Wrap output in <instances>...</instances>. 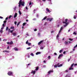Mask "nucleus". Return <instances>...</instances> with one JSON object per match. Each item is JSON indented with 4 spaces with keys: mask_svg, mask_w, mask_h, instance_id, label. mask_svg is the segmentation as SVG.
Here are the masks:
<instances>
[{
    "mask_svg": "<svg viewBox=\"0 0 77 77\" xmlns=\"http://www.w3.org/2000/svg\"><path fill=\"white\" fill-rule=\"evenodd\" d=\"M73 35H77V33H76L75 32H74L73 33Z\"/></svg>",
    "mask_w": 77,
    "mask_h": 77,
    "instance_id": "obj_28",
    "label": "nucleus"
},
{
    "mask_svg": "<svg viewBox=\"0 0 77 77\" xmlns=\"http://www.w3.org/2000/svg\"><path fill=\"white\" fill-rule=\"evenodd\" d=\"M26 23H24L23 24V26H26Z\"/></svg>",
    "mask_w": 77,
    "mask_h": 77,
    "instance_id": "obj_22",
    "label": "nucleus"
},
{
    "mask_svg": "<svg viewBox=\"0 0 77 77\" xmlns=\"http://www.w3.org/2000/svg\"><path fill=\"white\" fill-rule=\"evenodd\" d=\"M0 32L1 33H3V30H0Z\"/></svg>",
    "mask_w": 77,
    "mask_h": 77,
    "instance_id": "obj_35",
    "label": "nucleus"
},
{
    "mask_svg": "<svg viewBox=\"0 0 77 77\" xmlns=\"http://www.w3.org/2000/svg\"><path fill=\"white\" fill-rule=\"evenodd\" d=\"M30 65V63H29L28 64V66H29V65Z\"/></svg>",
    "mask_w": 77,
    "mask_h": 77,
    "instance_id": "obj_62",
    "label": "nucleus"
},
{
    "mask_svg": "<svg viewBox=\"0 0 77 77\" xmlns=\"http://www.w3.org/2000/svg\"><path fill=\"white\" fill-rule=\"evenodd\" d=\"M62 52V50H60L59 51V52L60 53H61Z\"/></svg>",
    "mask_w": 77,
    "mask_h": 77,
    "instance_id": "obj_36",
    "label": "nucleus"
},
{
    "mask_svg": "<svg viewBox=\"0 0 77 77\" xmlns=\"http://www.w3.org/2000/svg\"><path fill=\"white\" fill-rule=\"evenodd\" d=\"M63 24H66V25H64V27H66V26H67V25H68V23H66V22H64V21H63Z\"/></svg>",
    "mask_w": 77,
    "mask_h": 77,
    "instance_id": "obj_5",
    "label": "nucleus"
},
{
    "mask_svg": "<svg viewBox=\"0 0 77 77\" xmlns=\"http://www.w3.org/2000/svg\"><path fill=\"white\" fill-rule=\"evenodd\" d=\"M46 24H47V22H45L44 25H46Z\"/></svg>",
    "mask_w": 77,
    "mask_h": 77,
    "instance_id": "obj_63",
    "label": "nucleus"
},
{
    "mask_svg": "<svg viewBox=\"0 0 77 77\" xmlns=\"http://www.w3.org/2000/svg\"><path fill=\"white\" fill-rule=\"evenodd\" d=\"M76 47H77V44L74 47V48H76Z\"/></svg>",
    "mask_w": 77,
    "mask_h": 77,
    "instance_id": "obj_42",
    "label": "nucleus"
},
{
    "mask_svg": "<svg viewBox=\"0 0 77 77\" xmlns=\"http://www.w3.org/2000/svg\"><path fill=\"white\" fill-rule=\"evenodd\" d=\"M65 21L66 23V22H67L68 21V19H66L65 20Z\"/></svg>",
    "mask_w": 77,
    "mask_h": 77,
    "instance_id": "obj_33",
    "label": "nucleus"
},
{
    "mask_svg": "<svg viewBox=\"0 0 77 77\" xmlns=\"http://www.w3.org/2000/svg\"><path fill=\"white\" fill-rule=\"evenodd\" d=\"M36 55H38V54H41V52H37L36 53Z\"/></svg>",
    "mask_w": 77,
    "mask_h": 77,
    "instance_id": "obj_15",
    "label": "nucleus"
},
{
    "mask_svg": "<svg viewBox=\"0 0 77 77\" xmlns=\"http://www.w3.org/2000/svg\"><path fill=\"white\" fill-rule=\"evenodd\" d=\"M62 29H63V27H62L60 29V30H62Z\"/></svg>",
    "mask_w": 77,
    "mask_h": 77,
    "instance_id": "obj_40",
    "label": "nucleus"
},
{
    "mask_svg": "<svg viewBox=\"0 0 77 77\" xmlns=\"http://www.w3.org/2000/svg\"><path fill=\"white\" fill-rule=\"evenodd\" d=\"M31 47H29L27 48V50H29V49H30Z\"/></svg>",
    "mask_w": 77,
    "mask_h": 77,
    "instance_id": "obj_39",
    "label": "nucleus"
},
{
    "mask_svg": "<svg viewBox=\"0 0 77 77\" xmlns=\"http://www.w3.org/2000/svg\"><path fill=\"white\" fill-rule=\"evenodd\" d=\"M17 21L14 22V24H15V25H17Z\"/></svg>",
    "mask_w": 77,
    "mask_h": 77,
    "instance_id": "obj_41",
    "label": "nucleus"
},
{
    "mask_svg": "<svg viewBox=\"0 0 77 77\" xmlns=\"http://www.w3.org/2000/svg\"><path fill=\"white\" fill-rule=\"evenodd\" d=\"M12 34L14 36H16V35H17V33H16L15 32H13V33H12Z\"/></svg>",
    "mask_w": 77,
    "mask_h": 77,
    "instance_id": "obj_13",
    "label": "nucleus"
},
{
    "mask_svg": "<svg viewBox=\"0 0 77 77\" xmlns=\"http://www.w3.org/2000/svg\"><path fill=\"white\" fill-rule=\"evenodd\" d=\"M7 44H10V43L9 42H7Z\"/></svg>",
    "mask_w": 77,
    "mask_h": 77,
    "instance_id": "obj_50",
    "label": "nucleus"
},
{
    "mask_svg": "<svg viewBox=\"0 0 77 77\" xmlns=\"http://www.w3.org/2000/svg\"><path fill=\"white\" fill-rule=\"evenodd\" d=\"M34 31L35 32H36V31H37V29H34Z\"/></svg>",
    "mask_w": 77,
    "mask_h": 77,
    "instance_id": "obj_43",
    "label": "nucleus"
},
{
    "mask_svg": "<svg viewBox=\"0 0 77 77\" xmlns=\"http://www.w3.org/2000/svg\"><path fill=\"white\" fill-rule=\"evenodd\" d=\"M44 40H42L41 41L39 42L38 43V45H40L41 44H42V43H44Z\"/></svg>",
    "mask_w": 77,
    "mask_h": 77,
    "instance_id": "obj_4",
    "label": "nucleus"
},
{
    "mask_svg": "<svg viewBox=\"0 0 77 77\" xmlns=\"http://www.w3.org/2000/svg\"><path fill=\"white\" fill-rule=\"evenodd\" d=\"M46 66H45V65H44V66H43V68H45Z\"/></svg>",
    "mask_w": 77,
    "mask_h": 77,
    "instance_id": "obj_58",
    "label": "nucleus"
},
{
    "mask_svg": "<svg viewBox=\"0 0 77 77\" xmlns=\"http://www.w3.org/2000/svg\"><path fill=\"white\" fill-rule=\"evenodd\" d=\"M14 49L15 51H18V48L17 47L14 48Z\"/></svg>",
    "mask_w": 77,
    "mask_h": 77,
    "instance_id": "obj_11",
    "label": "nucleus"
},
{
    "mask_svg": "<svg viewBox=\"0 0 77 77\" xmlns=\"http://www.w3.org/2000/svg\"><path fill=\"white\" fill-rule=\"evenodd\" d=\"M74 19H76V17H75V16H74Z\"/></svg>",
    "mask_w": 77,
    "mask_h": 77,
    "instance_id": "obj_46",
    "label": "nucleus"
},
{
    "mask_svg": "<svg viewBox=\"0 0 77 77\" xmlns=\"http://www.w3.org/2000/svg\"><path fill=\"white\" fill-rule=\"evenodd\" d=\"M4 29V27H2V28H1V30H2V29Z\"/></svg>",
    "mask_w": 77,
    "mask_h": 77,
    "instance_id": "obj_54",
    "label": "nucleus"
},
{
    "mask_svg": "<svg viewBox=\"0 0 77 77\" xmlns=\"http://www.w3.org/2000/svg\"><path fill=\"white\" fill-rule=\"evenodd\" d=\"M69 70H73V68L70 67L69 69Z\"/></svg>",
    "mask_w": 77,
    "mask_h": 77,
    "instance_id": "obj_19",
    "label": "nucleus"
},
{
    "mask_svg": "<svg viewBox=\"0 0 77 77\" xmlns=\"http://www.w3.org/2000/svg\"><path fill=\"white\" fill-rule=\"evenodd\" d=\"M26 9H27V10L28 9V8H27V6H26Z\"/></svg>",
    "mask_w": 77,
    "mask_h": 77,
    "instance_id": "obj_55",
    "label": "nucleus"
},
{
    "mask_svg": "<svg viewBox=\"0 0 77 77\" xmlns=\"http://www.w3.org/2000/svg\"><path fill=\"white\" fill-rule=\"evenodd\" d=\"M77 63H75L74 64V66H77Z\"/></svg>",
    "mask_w": 77,
    "mask_h": 77,
    "instance_id": "obj_49",
    "label": "nucleus"
},
{
    "mask_svg": "<svg viewBox=\"0 0 77 77\" xmlns=\"http://www.w3.org/2000/svg\"><path fill=\"white\" fill-rule=\"evenodd\" d=\"M20 24V22H19L18 23H17V27H18V26H19V24Z\"/></svg>",
    "mask_w": 77,
    "mask_h": 77,
    "instance_id": "obj_31",
    "label": "nucleus"
},
{
    "mask_svg": "<svg viewBox=\"0 0 77 77\" xmlns=\"http://www.w3.org/2000/svg\"><path fill=\"white\" fill-rule=\"evenodd\" d=\"M8 29H9V28L7 26L6 27V31H8Z\"/></svg>",
    "mask_w": 77,
    "mask_h": 77,
    "instance_id": "obj_26",
    "label": "nucleus"
},
{
    "mask_svg": "<svg viewBox=\"0 0 77 77\" xmlns=\"http://www.w3.org/2000/svg\"><path fill=\"white\" fill-rule=\"evenodd\" d=\"M50 56H48V58H49V59H50Z\"/></svg>",
    "mask_w": 77,
    "mask_h": 77,
    "instance_id": "obj_53",
    "label": "nucleus"
},
{
    "mask_svg": "<svg viewBox=\"0 0 77 77\" xmlns=\"http://www.w3.org/2000/svg\"><path fill=\"white\" fill-rule=\"evenodd\" d=\"M59 34H57V38H59Z\"/></svg>",
    "mask_w": 77,
    "mask_h": 77,
    "instance_id": "obj_51",
    "label": "nucleus"
},
{
    "mask_svg": "<svg viewBox=\"0 0 77 77\" xmlns=\"http://www.w3.org/2000/svg\"><path fill=\"white\" fill-rule=\"evenodd\" d=\"M66 53V51H65L63 52V54H65Z\"/></svg>",
    "mask_w": 77,
    "mask_h": 77,
    "instance_id": "obj_60",
    "label": "nucleus"
},
{
    "mask_svg": "<svg viewBox=\"0 0 77 77\" xmlns=\"http://www.w3.org/2000/svg\"><path fill=\"white\" fill-rule=\"evenodd\" d=\"M29 5H32V2H30L29 4Z\"/></svg>",
    "mask_w": 77,
    "mask_h": 77,
    "instance_id": "obj_48",
    "label": "nucleus"
},
{
    "mask_svg": "<svg viewBox=\"0 0 77 77\" xmlns=\"http://www.w3.org/2000/svg\"><path fill=\"white\" fill-rule=\"evenodd\" d=\"M13 32H14V29L12 30H11L10 31V33H13Z\"/></svg>",
    "mask_w": 77,
    "mask_h": 77,
    "instance_id": "obj_23",
    "label": "nucleus"
},
{
    "mask_svg": "<svg viewBox=\"0 0 77 77\" xmlns=\"http://www.w3.org/2000/svg\"><path fill=\"white\" fill-rule=\"evenodd\" d=\"M47 16H46L44 17V18L42 20V21H43V20H46L47 19Z\"/></svg>",
    "mask_w": 77,
    "mask_h": 77,
    "instance_id": "obj_16",
    "label": "nucleus"
},
{
    "mask_svg": "<svg viewBox=\"0 0 77 77\" xmlns=\"http://www.w3.org/2000/svg\"><path fill=\"white\" fill-rule=\"evenodd\" d=\"M11 17H12V15H10L9 17H8V18L9 19H10L11 18Z\"/></svg>",
    "mask_w": 77,
    "mask_h": 77,
    "instance_id": "obj_34",
    "label": "nucleus"
},
{
    "mask_svg": "<svg viewBox=\"0 0 77 77\" xmlns=\"http://www.w3.org/2000/svg\"><path fill=\"white\" fill-rule=\"evenodd\" d=\"M25 3L24 2H22V1H21V6H24V5Z\"/></svg>",
    "mask_w": 77,
    "mask_h": 77,
    "instance_id": "obj_10",
    "label": "nucleus"
},
{
    "mask_svg": "<svg viewBox=\"0 0 77 77\" xmlns=\"http://www.w3.org/2000/svg\"><path fill=\"white\" fill-rule=\"evenodd\" d=\"M35 72H36V71L32 70L31 72V74H35Z\"/></svg>",
    "mask_w": 77,
    "mask_h": 77,
    "instance_id": "obj_8",
    "label": "nucleus"
},
{
    "mask_svg": "<svg viewBox=\"0 0 77 77\" xmlns=\"http://www.w3.org/2000/svg\"><path fill=\"white\" fill-rule=\"evenodd\" d=\"M5 23H3L2 25V27H5Z\"/></svg>",
    "mask_w": 77,
    "mask_h": 77,
    "instance_id": "obj_45",
    "label": "nucleus"
},
{
    "mask_svg": "<svg viewBox=\"0 0 77 77\" xmlns=\"http://www.w3.org/2000/svg\"><path fill=\"white\" fill-rule=\"evenodd\" d=\"M62 56H63V54H60L58 57V59H60V57H61Z\"/></svg>",
    "mask_w": 77,
    "mask_h": 77,
    "instance_id": "obj_12",
    "label": "nucleus"
},
{
    "mask_svg": "<svg viewBox=\"0 0 77 77\" xmlns=\"http://www.w3.org/2000/svg\"><path fill=\"white\" fill-rule=\"evenodd\" d=\"M26 44H28V45H31V43L29 42H28V40L27 41V42H26Z\"/></svg>",
    "mask_w": 77,
    "mask_h": 77,
    "instance_id": "obj_9",
    "label": "nucleus"
},
{
    "mask_svg": "<svg viewBox=\"0 0 77 77\" xmlns=\"http://www.w3.org/2000/svg\"><path fill=\"white\" fill-rule=\"evenodd\" d=\"M17 17V13H15L14 16V18H16Z\"/></svg>",
    "mask_w": 77,
    "mask_h": 77,
    "instance_id": "obj_14",
    "label": "nucleus"
},
{
    "mask_svg": "<svg viewBox=\"0 0 77 77\" xmlns=\"http://www.w3.org/2000/svg\"><path fill=\"white\" fill-rule=\"evenodd\" d=\"M51 72H53V70H49L48 72V74H49H49H50V73H51Z\"/></svg>",
    "mask_w": 77,
    "mask_h": 77,
    "instance_id": "obj_6",
    "label": "nucleus"
},
{
    "mask_svg": "<svg viewBox=\"0 0 77 77\" xmlns=\"http://www.w3.org/2000/svg\"><path fill=\"white\" fill-rule=\"evenodd\" d=\"M69 60H70V59H69L68 60V62H69Z\"/></svg>",
    "mask_w": 77,
    "mask_h": 77,
    "instance_id": "obj_57",
    "label": "nucleus"
},
{
    "mask_svg": "<svg viewBox=\"0 0 77 77\" xmlns=\"http://www.w3.org/2000/svg\"><path fill=\"white\" fill-rule=\"evenodd\" d=\"M46 10L48 12H50V10H49V9L48 8H46Z\"/></svg>",
    "mask_w": 77,
    "mask_h": 77,
    "instance_id": "obj_21",
    "label": "nucleus"
},
{
    "mask_svg": "<svg viewBox=\"0 0 77 77\" xmlns=\"http://www.w3.org/2000/svg\"><path fill=\"white\" fill-rule=\"evenodd\" d=\"M13 44V42L12 41H11L10 42V45H11V44Z\"/></svg>",
    "mask_w": 77,
    "mask_h": 77,
    "instance_id": "obj_27",
    "label": "nucleus"
},
{
    "mask_svg": "<svg viewBox=\"0 0 77 77\" xmlns=\"http://www.w3.org/2000/svg\"><path fill=\"white\" fill-rule=\"evenodd\" d=\"M54 54L55 55V56H57V53H56V52L54 53Z\"/></svg>",
    "mask_w": 77,
    "mask_h": 77,
    "instance_id": "obj_38",
    "label": "nucleus"
},
{
    "mask_svg": "<svg viewBox=\"0 0 77 77\" xmlns=\"http://www.w3.org/2000/svg\"><path fill=\"white\" fill-rule=\"evenodd\" d=\"M69 41H73V39H71L70 38H69Z\"/></svg>",
    "mask_w": 77,
    "mask_h": 77,
    "instance_id": "obj_30",
    "label": "nucleus"
},
{
    "mask_svg": "<svg viewBox=\"0 0 77 77\" xmlns=\"http://www.w3.org/2000/svg\"><path fill=\"white\" fill-rule=\"evenodd\" d=\"M21 1H22V0H20L19 1V7H21Z\"/></svg>",
    "mask_w": 77,
    "mask_h": 77,
    "instance_id": "obj_7",
    "label": "nucleus"
},
{
    "mask_svg": "<svg viewBox=\"0 0 77 77\" xmlns=\"http://www.w3.org/2000/svg\"><path fill=\"white\" fill-rule=\"evenodd\" d=\"M19 13L20 15H21V12L20 10L19 11Z\"/></svg>",
    "mask_w": 77,
    "mask_h": 77,
    "instance_id": "obj_29",
    "label": "nucleus"
},
{
    "mask_svg": "<svg viewBox=\"0 0 77 77\" xmlns=\"http://www.w3.org/2000/svg\"><path fill=\"white\" fill-rule=\"evenodd\" d=\"M65 44L66 45H68V41H65Z\"/></svg>",
    "mask_w": 77,
    "mask_h": 77,
    "instance_id": "obj_17",
    "label": "nucleus"
},
{
    "mask_svg": "<svg viewBox=\"0 0 77 77\" xmlns=\"http://www.w3.org/2000/svg\"><path fill=\"white\" fill-rule=\"evenodd\" d=\"M74 63H73L71 65V67H73V66H74Z\"/></svg>",
    "mask_w": 77,
    "mask_h": 77,
    "instance_id": "obj_24",
    "label": "nucleus"
},
{
    "mask_svg": "<svg viewBox=\"0 0 77 77\" xmlns=\"http://www.w3.org/2000/svg\"><path fill=\"white\" fill-rule=\"evenodd\" d=\"M31 56H34V54H33V53H31Z\"/></svg>",
    "mask_w": 77,
    "mask_h": 77,
    "instance_id": "obj_32",
    "label": "nucleus"
},
{
    "mask_svg": "<svg viewBox=\"0 0 77 77\" xmlns=\"http://www.w3.org/2000/svg\"><path fill=\"white\" fill-rule=\"evenodd\" d=\"M7 21L6 20H4V21H3V23H6Z\"/></svg>",
    "mask_w": 77,
    "mask_h": 77,
    "instance_id": "obj_37",
    "label": "nucleus"
},
{
    "mask_svg": "<svg viewBox=\"0 0 77 77\" xmlns=\"http://www.w3.org/2000/svg\"><path fill=\"white\" fill-rule=\"evenodd\" d=\"M7 49H9V46H8L7 47Z\"/></svg>",
    "mask_w": 77,
    "mask_h": 77,
    "instance_id": "obj_61",
    "label": "nucleus"
},
{
    "mask_svg": "<svg viewBox=\"0 0 77 77\" xmlns=\"http://www.w3.org/2000/svg\"><path fill=\"white\" fill-rule=\"evenodd\" d=\"M8 19V17H7L5 18V20H7Z\"/></svg>",
    "mask_w": 77,
    "mask_h": 77,
    "instance_id": "obj_52",
    "label": "nucleus"
},
{
    "mask_svg": "<svg viewBox=\"0 0 77 77\" xmlns=\"http://www.w3.org/2000/svg\"><path fill=\"white\" fill-rule=\"evenodd\" d=\"M61 31H62V30H60L59 31V33H60L61 32Z\"/></svg>",
    "mask_w": 77,
    "mask_h": 77,
    "instance_id": "obj_44",
    "label": "nucleus"
},
{
    "mask_svg": "<svg viewBox=\"0 0 77 77\" xmlns=\"http://www.w3.org/2000/svg\"><path fill=\"white\" fill-rule=\"evenodd\" d=\"M65 72H68V70H66L65 71Z\"/></svg>",
    "mask_w": 77,
    "mask_h": 77,
    "instance_id": "obj_56",
    "label": "nucleus"
},
{
    "mask_svg": "<svg viewBox=\"0 0 77 77\" xmlns=\"http://www.w3.org/2000/svg\"><path fill=\"white\" fill-rule=\"evenodd\" d=\"M15 29V27L14 26H12L10 27L11 29Z\"/></svg>",
    "mask_w": 77,
    "mask_h": 77,
    "instance_id": "obj_20",
    "label": "nucleus"
},
{
    "mask_svg": "<svg viewBox=\"0 0 77 77\" xmlns=\"http://www.w3.org/2000/svg\"><path fill=\"white\" fill-rule=\"evenodd\" d=\"M8 75H13V74L12 73V72L11 71H9L8 73Z\"/></svg>",
    "mask_w": 77,
    "mask_h": 77,
    "instance_id": "obj_2",
    "label": "nucleus"
},
{
    "mask_svg": "<svg viewBox=\"0 0 77 77\" xmlns=\"http://www.w3.org/2000/svg\"><path fill=\"white\" fill-rule=\"evenodd\" d=\"M40 33H38V35H40Z\"/></svg>",
    "mask_w": 77,
    "mask_h": 77,
    "instance_id": "obj_64",
    "label": "nucleus"
},
{
    "mask_svg": "<svg viewBox=\"0 0 77 77\" xmlns=\"http://www.w3.org/2000/svg\"><path fill=\"white\" fill-rule=\"evenodd\" d=\"M0 18H1V19H3V17H2L1 16H0Z\"/></svg>",
    "mask_w": 77,
    "mask_h": 77,
    "instance_id": "obj_47",
    "label": "nucleus"
},
{
    "mask_svg": "<svg viewBox=\"0 0 77 77\" xmlns=\"http://www.w3.org/2000/svg\"><path fill=\"white\" fill-rule=\"evenodd\" d=\"M40 50H43L44 49V47H41L40 48Z\"/></svg>",
    "mask_w": 77,
    "mask_h": 77,
    "instance_id": "obj_25",
    "label": "nucleus"
},
{
    "mask_svg": "<svg viewBox=\"0 0 77 77\" xmlns=\"http://www.w3.org/2000/svg\"><path fill=\"white\" fill-rule=\"evenodd\" d=\"M10 29H8V32H10Z\"/></svg>",
    "mask_w": 77,
    "mask_h": 77,
    "instance_id": "obj_59",
    "label": "nucleus"
},
{
    "mask_svg": "<svg viewBox=\"0 0 77 77\" xmlns=\"http://www.w3.org/2000/svg\"><path fill=\"white\" fill-rule=\"evenodd\" d=\"M60 64V63H59L58 64H57V65H55L54 66V67L57 68V66L58 67H60V66H62V64H60V65H59Z\"/></svg>",
    "mask_w": 77,
    "mask_h": 77,
    "instance_id": "obj_1",
    "label": "nucleus"
},
{
    "mask_svg": "<svg viewBox=\"0 0 77 77\" xmlns=\"http://www.w3.org/2000/svg\"><path fill=\"white\" fill-rule=\"evenodd\" d=\"M38 69H39V67L38 66L36 67L35 69V71H38Z\"/></svg>",
    "mask_w": 77,
    "mask_h": 77,
    "instance_id": "obj_18",
    "label": "nucleus"
},
{
    "mask_svg": "<svg viewBox=\"0 0 77 77\" xmlns=\"http://www.w3.org/2000/svg\"><path fill=\"white\" fill-rule=\"evenodd\" d=\"M53 18H48L47 19V21H49L50 22L52 21V20H53Z\"/></svg>",
    "mask_w": 77,
    "mask_h": 77,
    "instance_id": "obj_3",
    "label": "nucleus"
}]
</instances>
